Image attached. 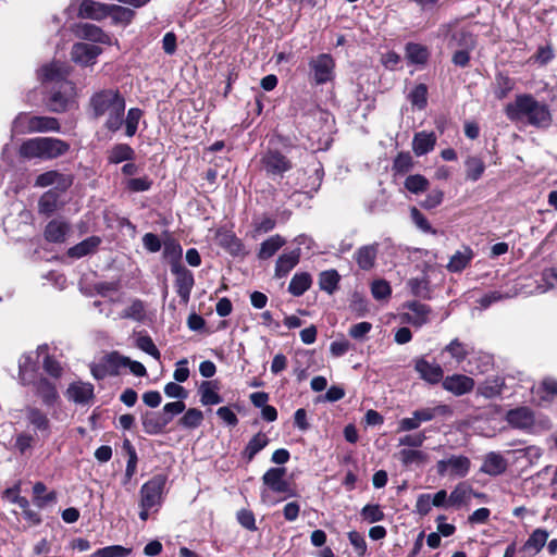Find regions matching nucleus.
<instances>
[{
    "label": "nucleus",
    "instance_id": "1",
    "mask_svg": "<svg viewBox=\"0 0 557 557\" xmlns=\"http://www.w3.org/2000/svg\"><path fill=\"white\" fill-rule=\"evenodd\" d=\"M125 108V98L116 88L101 89L89 99L92 117H104L103 126L112 133L123 126Z\"/></svg>",
    "mask_w": 557,
    "mask_h": 557
},
{
    "label": "nucleus",
    "instance_id": "2",
    "mask_svg": "<svg viewBox=\"0 0 557 557\" xmlns=\"http://www.w3.org/2000/svg\"><path fill=\"white\" fill-rule=\"evenodd\" d=\"M505 113L511 122H525L536 128H547L553 121L548 106L529 94L516 96L515 100L506 106Z\"/></svg>",
    "mask_w": 557,
    "mask_h": 557
},
{
    "label": "nucleus",
    "instance_id": "3",
    "mask_svg": "<svg viewBox=\"0 0 557 557\" xmlns=\"http://www.w3.org/2000/svg\"><path fill=\"white\" fill-rule=\"evenodd\" d=\"M60 124L55 117L32 115L21 112L12 122V132L15 134L59 132Z\"/></svg>",
    "mask_w": 557,
    "mask_h": 557
},
{
    "label": "nucleus",
    "instance_id": "4",
    "mask_svg": "<svg viewBox=\"0 0 557 557\" xmlns=\"http://www.w3.org/2000/svg\"><path fill=\"white\" fill-rule=\"evenodd\" d=\"M309 81L314 85H324L335 76V61L329 53L312 57L309 62Z\"/></svg>",
    "mask_w": 557,
    "mask_h": 557
},
{
    "label": "nucleus",
    "instance_id": "5",
    "mask_svg": "<svg viewBox=\"0 0 557 557\" xmlns=\"http://www.w3.org/2000/svg\"><path fill=\"white\" fill-rule=\"evenodd\" d=\"M166 476L163 474H157L143 484L139 491V506L154 508V511H158L163 500Z\"/></svg>",
    "mask_w": 557,
    "mask_h": 557
},
{
    "label": "nucleus",
    "instance_id": "6",
    "mask_svg": "<svg viewBox=\"0 0 557 557\" xmlns=\"http://www.w3.org/2000/svg\"><path fill=\"white\" fill-rule=\"evenodd\" d=\"M440 35L447 39V46L455 50H473L475 48L474 36L463 28H453L450 24L440 27Z\"/></svg>",
    "mask_w": 557,
    "mask_h": 557
},
{
    "label": "nucleus",
    "instance_id": "7",
    "mask_svg": "<svg viewBox=\"0 0 557 557\" xmlns=\"http://www.w3.org/2000/svg\"><path fill=\"white\" fill-rule=\"evenodd\" d=\"M285 468H270L263 475V484L274 493L284 494V498L294 497L296 492L292 488L290 484L285 480Z\"/></svg>",
    "mask_w": 557,
    "mask_h": 557
},
{
    "label": "nucleus",
    "instance_id": "8",
    "mask_svg": "<svg viewBox=\"0 0 557 557\" xmlns=\"http://www.w3.org/2000/svg\"><path fill=\"white\" fill-rule=\"evenodd\" d=\"M171 271L176 276L175 288L176 293L183 304H187L190 298V293L195 284L193 273L186 269L181 262L171 264Z\"/></svg>",
    "mask_w": 557,
    "mask_h": 557
},
{
    "label": "nucleus",
    "instance_id": "9",
    "mask_svg": "<svg viewBox=\"0 0 557 557\" xmlns=\"http://www.w3.org/2000/svg\"><path fill=\"white\" fill-rule=\"evenodd\" d=\"M436 468L440 475L448 474L450 476L465 478L470 471L471 461L462 455L450 456L447 459L437 461Z\"/></svg>",
    "mask_w": 557,
    "mask_h": 557
},
{
    "label": "nucleus",
    "instance_id": "10",
    "mask_svg": "<svg viewBox=\"0 0 557 557\" xmlns=\"http://www.w3.org/2000/svg\"><path fill=\"white\" fill-rule=\"evenodd\" d=\"M261 163L269 175L283 176V174L292 169V162L278 150H268Z\"/></svg>",
    "mask_w": 557,
    "mask_h": 557
},
{
    "label": "nucleus",
    "instance_id": "11",
    "mask_svg": "<svg viewBox=\"0 0 557 557\" xmlns=\"http://www.w3.org/2000/svg\"><path fill=\"white\" fill-rule=\"evenodd\" d=\"M506 420L515 429L531 431L535 424L533 411L528 407L511 409L506 414Z\"/></svg>",
    "mask_w": 557,
    "mask_h": 557
},
{
    "label": "nucleus",
    "instance_id": "12",
    "mask_svg": "<svg viewBox=\"0 0 557 557\" xmlns=\"http://www.w3.org/2000/svg\"><path fill=\"white\" fill-rule=\"evenodd\" d=\"M73 184L71 175L62 174L58 171H48L37 176L35 181L36 187L55 186V189L65 191Z\"/></svg>",
    "mask_w": 557,
    "mask_h": 557
},
{
    "label": "nucleus",
    "instance_id": "13",
    "mask_svg": "<svg viewBox=\"0 0 557 557\" xmlns=\"http://www.w3.org/2000/svg\"><path fill=\"white\" fill-rule=\"evenodd\" d=\"M101 53V48L92 44L77 42L72 47V60L82 65L95 63L97 57Z\"/></svg>",
    "mask_w": 557,
    "mask_h": 557
},
{
    "label": "nucleus",
    "instance_id": "14",
    "mask_svg": "<svg viewBox=\"0 0 557 557\" xmlns=\"http://www.w3.org/2000/svg\"><path fill=\"white\" fill-rule=\"evenodd\" d=\"M406 308L408 311L405 313V319L408 323L420 327L430 321L432 309L429 305L410 301L406 304Z\"/></svg>",
    "mask_w": 557,
    "mask_h": 557
},
{
    "label": "nucleus",
    "instance_id": "15",
    "mask_svg": "<svg viewBox=\"0 0 557 557\" xmlns=\"http://www.w3.org/2000/svg\"><path fill=\"white\" fill-rule=\"evenodd\" d=\"M474 380L463 374H453L443 381V387L456 396L465 395L474 387Z\"/></svg>",
    "mask_w": 557,
    "mask_h": 557
},
{
    "label": "nucleus",
    "instance_id": "16",
    "mask_svg": "<svg viewBox=\"0 0 557 557\" xmlns=\"http://www.w3.org/2000/svg\"><path fill=\"white\" fill-rule=\"evenodd\" d=\"M25 418L35 431L41 433L44 437H48L51 433V426L48 416L39 408L27 406L25 408Z\"/></svg>",
    "mask_w": 557,
    "mask_h": 557
},
{
    "label": "nucleus",
    "instance_id": "17",
    "mask_svg": "<svg viewBox=\"0 0 557 557\" xmlns=\"http://www.w3.org/2000/svg\"><path fill=\"white\" fill-rule=\"evenodd\" d=\"M35 388V394L41 399L42 404L47 407L53 406L59 400V393L55 385L46 377L34 380L32 383Z\"/></svg>",
    "mask_w": 557,
    "mask_h": 557
},
{
    "label": "nucleus",
    "instance_id": "18",
    "mask_svg": "<svg viewBox=\"0 0 557 557\" xmlns=\"http://www.w3.org/2000/svg\"><path fill=\"white\" fill-rule=\"evenodd\" d=\"M69 400L77 405H86L94 398V385L85 382H74L66 389Z\"/></svg>",
    "mask_w": 557,
    "mask_h": 557
},
{
    "label": "nucleus",
    "instance_id": "19",
    "mask_svg": "<svg viewBox=\"0 0 557 557\" xmlns=\"http://www.w3.org/2000/svg\"><path fill=\"white\" fill-rule=\"evenodd\" d=\"M109 4L94 0H83L79 4L78 15L83 18L100 21L109 16Z\"/></svg>",
    "mask_w": 557,
    "mask_h": 557
},
{
    "label": "nucleus",
    "instance_id": "20",
    "mask_svg": "<svg viewBox=\"0 0 557 557\" xmlns=\"http://www.w3.org/2000/svg\"><path fill=\"white\" fill-rule=\"evenodd\" d=\"M70 149V146L64 140L53 137H41V159L50 160L55 159Z\"/></svg>",
    "mask_w": 557,
    "mask_h": 557
},
{
    "label": "nucleus",
    "instance_id": "21",
    "mask_svg": "<svg viewBox=\"0 0 557 557\" xmlns=\"http://www.w3.org/2000/svg\"><path fill=\"white\" fill-rule=\"evenodd\" d=\"M414 369L420 374L421 379L431 384L438 383L444 376L443 369L440 364L431 363L423 358L416 361Z\"/></svg>",
    "mask_w": 557,
    "mask_h": 557
},
{
    "label": "nucleus",
    "instance_id": "22",
    "mask_svg": "<svg viewBox=\"0 0 557 557\" xmlns=\"http://www.w3.org/2000/svg\"><path fill=\"white\" fill-rule=\"evenodd\" d=\"M379 244L364 245L355 252V260L361 270L369 271L375 265Z\"/></svg>",
    "mask_w": 557,
    "mask_h": 557
},
{
    "label": "nucleus",
    "instance_id": "23",
    "mask_svg": "<svg viewBox=\"0 0 557 557\" xmlns=\"http://www.w3.org/2000/svg\"><path fill=\"white\" fill-rule=\"evenodd\" d=\"M37 361L33 354H24L18 359V379L23 385H30L36 380Z\"/></svg>",
    "mask_w": 557,
    "mask_h": 557
},
{
    "label": "nucleus",
    "instance_id": "24",
    "mask_svg": "<svg viewBox=\"0 0 557 557\" xmlns=\"http://www.w3.org/2000/svg\"><path fill=\"white\" fill-rule=\"evenodd\" d=\"M300 249H294L289 252L282 253L275 263V277H285L299 262Z\"/></svg>",
    "mask_w": 557,
    "mask_h": 557
},
{
    "label": "nucleus",
    "instance_id": "25",
    "mask_svg": "<svg viewBox=\"0 0 557 557\" xmlns=\"http://www.w3.org/2000/svg\"><path fill=\"white\" fill-rule=\"evenodd\" d=\"M506 469V459L499 453L491 451L485 456L480 471L485 474L496 476L504 473Z\"/></svg>",
    "mask_w": 557,
    "mask_h": 557
},
{
    "label": "nucleus",
    "instance_id": "26",
    "mask_svg": "<svg viewBox=\"0 0 557 557\" xmlns=\"http://www.w3.org/2000/svg\"><path fill=\"white\" fill-rule=\"evenodd\" d=\"M170 422L171 417H164L158 412H147L143 416L144 431L149 435L162 433Z\"/></svg>",
    "mask_w": 557,
    "mask_h": 557
},
{
    "label": "nucleus",
    "instance_id": "27",
    "mask_svg": "<svg viewBox=\"0 0 557 557\" xmlns=\"http://www.w3.org/2000/svg\"><path fill=\"white\" fill-rule=\"evenodd\" d=\"M505 379L502 376H491L485 379L478 387V394L484 398L492 399L502 395L505 388Z\"/></svg>",
    "mask_w": 557,
    "mask_h": 557
},
{
    "label": "nucleus",
    "instance_id": "28",
    "mask_svg": "<svg viewBox=\"0 0 557 557\" xmlns=\"http://www.w3.org/2000/svg\"><path fill=\"white\" fill-rule=\"evenodd\" d=\"M436 136L434 133L419 132L412 140V150L416 156L421 157L434 149Z\"/></svg>",
    "mask_w": 557,
    "mask_h": 557
},
{
    "label": "nucleus",
    "instance_id": "29",
    "mask_svg": "<svg viewBox=\"0 0 557 557\" xmlns=\"http://www.w3.org/2000/svg\"><path fill=\"white\" fill-rule=\"evenodd\" d=\"M69 231L70 226L66 222L52 220L46 226L45 237L51 243H62L65 240Z\"/></svg>",
    "mask_w": 557,
    "mask_h": 557
},
{
    "label": "nucleus",
    "instance_id": "30",
    "mask_svg": "<svg viewBox=\"0 0 557 557\" xmlns=\"http://www.w3.org/2000/svg\"><path fill=\"white\" fill-rule=\"evenodd\" d=\"M286 240L281 235L276 234L261 243L258 251V258L260 260H267L273 257L284 245Z\"/></svg>",
    "mask_w": 557,
    "mask_h": 557
},
{
    "label": "nucleus",
    "instance_id": "31",
    "mask_svg": "<svg viewBox=\"0 0 557 557\" xmlns=\"http://www.w3.org/2000/svg\"><path fill=\"white\" fill-rule=\"evenodd\" d=\"M69 74L67 66L61 62H52L50 64L44 65L39 75L44 81H62Z\"/></svg>",
    "mask_w": 557,
    "mask_h": 557
},
{
    "label": "nucleus",
    "instance_id": "32",
    "mask_svg": "<svg viewBox=\"0 0 557 557\" xmlns=\"http://www.w3.org/2000/svg\"><path fill=\"white\" fill-rule=\"evenodd\" d=\"M101 240L97 236H90L77 245L71 247L67 251V255L72 258H82L85 257L91 252H94L98 246L100 245Z\"/></svg>",
    "mask_w": 557,
    "mask_h": 557
},
{
    "label": "nucleus",
    "instance_id": "33",
    "mask_svg": "<svg viewBox=\"0 0 557 557\" xmlns=\"http://www.w3.org/2000/svg\"><path fill=\"white\" fill-rule=\"evenodd\" d=\"M135 158L134 149L127 144L114 145L108 154V161L112 164H119L124 161H132Z\"/></svg>",
    "mask_w": 557,
    "mask_h": 557
},
{
    "label": "nucleus",
    "instance_id": "34",
    "mask_svg": "<svg viewBox=\"0 0 557 557\" xmlns=\"http://www.w3.org/2000/svg\"><path fill=\"white\" fill-rule=\"evenodd\" d=\"M465 168H466V180L471 182L479 181L484 171H485V163L484 161L475 156H469L465 161Z\"/></svg>",
    "mask_w": 557,
    "mask_h": 557
},
{
    "label": "nucleus",
    "instance_id": "35",
    "mask_svg": "<svg viewBox=\"0 0 557 557\" xmlns=\"http://www.w3.org/2000/svg\"><path fill=\"white\" fill-rule=\"evenodd\" d=\"M269 443V438L264 433L259 432L247 444L242 453L243 458L250 462L255 456L261 451Z\"/></svg>",
    "mask_w": 557,
    "mask_h": 557
},
{
    "label": "nucleus",
    "instance_id": "36",
    "mask_svg": "<svg viewBox=\"0 0 557 557\" xmlns=\"http://www.w3.org/2000/svg\"><path fill=\"white\" fill-rule=\"evenodd\" d=\"M312 280L309 273H296L289 282L288 292L293 296L298 297L305 294L310 288Z\"/></svg>",
    "mask_w": 557,
    "mask_h": 557
},
{
    "label": "nucleus",
    "instance_id": "37",
    "mask_svg": "<svg viewBox=\"0 0 557 557\" xmlns=\"http://www.w3.org/2000/svg\"><path fill=\"white\" fill-rule=\"evenodd\" d=\"M472 258H473L472 250L469 247H465L463 250L456 251L451 256V258L447 264V269L450 272H456V273L461 272L469 264V262L472 260Z\"/></svg>",
    "mask_w": 557,
    "mask_h": 557
},
{
    "label": "nucleus",
    "instance_id": "38",
    "mask_svg": "<svg viewBox=\"0 0 557 557\" xmlns=\"http://www.w3.org/2000/svg\"><path fill=\"white\" fill-rule=\"evenodd\" d=\"M78 36L94 42L106 44L108 41V35L100 27L88 23L78 27Z\"/></svg>",
    "mask_w": 557,
    "mask_h": 557
},
{
    "label": "nucleus",
    "instance_id": "39",
    "mask_svg": "<svg viewBox=\"0 0 557 557\" xmlns=\"http://www.w3.org/2000/svg\"><path fill=\"white\" fill-rule=\"evenodd\" d=\"M18 153L24 159H41V137L25 140L18 149Z\"/></svg>",
    "mask_w": 557,
    "mask_h": 557
},
{
    "label": "nucleus",
    "instance_id": "40",
    "mask_svg": "<svg viewBox=\"0 0 557 557\" xmlns=\"http://www.w3.org/2000/svg\"><path fill=\"white\" fill-rule=\"evenodd\" d=\"M429 50L420 44L409 42L406 45V57L414 64H424L429 59Z\"/></svg>",
    "mask_w": 557,
    "mask_h": 557
},
{
    "label": "nucleus",
    "instance_id": "41",
    "mask_svg": "<svg viewBox=\"0 0 557 557\" xmlns=\"http://www.w3.org/2000/svg\"><path fill=\"white\" fill-rule=\"evenodd\" d=\"M398 459L405 467L420 466L428 460V455L422 450L405 448L398 453Z\"/></svg>",
    "mask_w": 557,
    "mask_h": 557
},
{
    "label": "nucleus",
    "instance_id": "42",
    "mask_svg": "<svg viewBox=\"0 0 557 557\" xmlns=\"http://www.w3.org/2000/svg\"><path fill=\"white\" fill-rule=\"evenodd\" d=\"M548 535V532L544 529L534 530L524 543L523 548L525 550H533L535 554L540 553L546 544Z\"/></svg>",
    "mask_w": 557,
    "mask_h": 557
},
{
    "label": "nucleus",
    "instance_id": "43",
    "mask_svg": "<svg viewBox=\"0 0 557 557\" xmlns=\"http://www.w3.org/2000/svg\"><path fill=\"white\" fill-rule=\"evenodd\" d=\"M47 492V487L42 482H36L33 486L34 503L36 506L42 508L50 503L55 502L57 494L54 492Z\"/></svg>",
    "mask_w": 557,
    "mask_h": 557
},
{
    "label": "nucleus",
    "instance_id": "44",
    "mask_svg": "<svg viewBox=\"0 0 557 557\" xmlns=\"http://www.w3.org/2000/svg\"><path fill=\"white\" fill-rule=\"evenodd\" d=\"M469 369L467 370L471 374H483L488 372L493 367V358L490 355H481L476 358L469 360Z\"/></svg>",
    "mask_w": 557,
    "mask_h": 557
},
{
    "label": "nucleus",
    "instance_id": "45",
    "mask_svg": "<svg viewBox=\"0 0 557 557\" xmlns=\"http://www.w3.org/2000/svg\"><path fill=\"white\" fill-rule=\"evenodd\" d=\"M58 205L59 194L55 190H48L38 201L39 212L50 215L58 209Z\"/></svg>",
    "mask_w": 557,
    "mask_h": 557
},
{
    "label": "nucleus",
    "instance_id": "46",
    "mask_svg": "<svg viewBox=\"0 0 557 557\" xmlns=\"http://www.w3.org/2000/svg\"><path fill=\"white\" fill-rule=\"evenodd\" d=\"M141 117L143 111L139 108H131L126 116L124 115L123 124H125V135L127 137H133L136 134Z\"/></svg>",
    "mask_w": 557,
    "mask_h": 557
},
{
    "label": "nucleus",
    "instance_id": "47",
    "mask_svg": "<svg viewBox=\"0 0 557 557\" xmlns=\"http://www.w3.org/2000/svg\"><path fill=\"white\" fill-rule=\"evenodd\" d=\"M200 401L202 405H218L222 403V397L218 394L212 386V382L205 381L199 387Z\"/></svg>",
    "mask_w": 557,
    "mask_h": 557
},
{
    "label": "nucleus",
    "instance_id": "48",
    "mask_svg": "<svg viewBox=\"0 0 557 557\" xmlns=\"http://www.w3.org/2000/svg\"><path fill=\"white\" fill-rule=\"evenodd\" d=\"M72 102V97L65 92H62L60 90L52 92L48 106L50 111L52 112H64L67 110Z\"/></svg>",
    "mask_w": 557,
    "mask_h": 557
},
{
    "label": "nucleus",
    "instance_id": "49",
    "mask_svg": "<svg viewBox=\"0 0 557 557\" xmlns=\"http://www.w3.org/2000/svg\"><path fill=\"white\" fill-rule=\"evenodd\" d=\"M444 351L448 352L458 363L462 362L469 355L470 350L467 344L454 338L445 346Z\"/></svg>",
    "mask_w": 557,
    "mask_h": 557
},
{
    "label": "nucleus",
    "instance_id": "50",
    "mask_svg": "<svg viewBox=\"0 0 557 557\" xmlns=\"http://www.w3.org/2000/svg\"><path fill=\"white\" fill-rule=\"evenodd\" d=\"M339 282V274L336 270H327L320 273V288L329 294L334 293Z\"/></svg>",
    "mask_w": 557,
    "mask_h": 557
},
{
    "label": "nucleus",
    "instance_id": "51",
    "mask_svg": "<svg viewBox=\"0 0 557 557\" xmlns=\"http://www.w3.org/2000/svg\"><path fill=\"white\" fill-rule=\"evenodd\" d=\"M123 446L128 454V460H127L126 470H125V478L123 480V484L126 485L136 472L137 454H136L134 446L131 444V442L128 440L124 441Z\"/></svg>",
    "mask_w": 557,
    "mask_h": 557
},
{
    "label": "nucleus",
    "instance_id": "52",
    "mask_svg": "<svg viewBox=\"0 0 557 557\" xmlns=\"http://www.w3.org/2000/svg\"><path fill=\"white\" fill-rule=\"evenodd\" d=\"M145 305L141 300L135 299L131 305L121 312L122 319H131L134 321H143L145 318Z\"/></svg>",
    "mask_w": 557,
    "mask_h": 557
},
{
    "label": "nucleus",
    "instance_id": "53",
    "mask_svg": "<svg viewBox=\"0 0 557 557\" xmlns=\"http://www.w3.org/2000/svg\"><path fill=\"white\" fill-rule=\"evenodd\" d=\"M405 187L412 194H420L429 188V181L421 174L409 175L405 183Z\"/></svg>",
    "mask_w": 557,
    "mask_h": 557
},
{
    "label": "nucleus",
    "instance_id": "54",
    "mask_svg": "<svg viewBox=\"0 0 557 557\" xmlns=\"http://www.w3.org/2000/svg\"><path fill=\"white\" fill-rule=\"evenodd\" d=\"M203 421V414L199 409L190 408L180 419L178 423L181 426L186 429H196Z\"/></svg>",
    "mask_w": 557,
    "mask_h": 557
},
{
    "label": "nucleus",
    "instance_id": "55",
    "mask_svg": "<svg viewBox=\"0 0 557 557\" xmlns=\"http://www.w3.org/2000/svg\"><path fill=\"white\" fill-rule=\"evenodd\" d=\"M449 411V407L446 405H440L433 408H422L414 410L421 423L432 421L437 416H444Z\"/></svg>",
    "mask_w": 557,
    "mask_h": 557
},
{
    "label": "nucleus",
    "instance_id": "56",
    "mask_svg": "<svg viewBox=\"0 0 557 557\" xmlns=\"http://www.w3.org/2000/svg\"><path fill=\"white\" fill-rule=\"evenodd\" d=\"M428 88L424 84L417 85L409 94L408 99L413 107L422 110L428 103Z\"/></svg>",
    "mask_w": 557,
    "mask_h": 557
},
{
    "label": "nucleus",
    "instance_id": "57",
    "mask_svg": "<svg viewBox=\"0 0 557 557\" xmlns=\"http://www.w3.org/2000/svg\"><path fill=\"white\" fill-rule=\"evenodd\" d=\"M131 552V548H126L121 545H111L97 549L90 555V557H126Z\"/></svg>",
    "mask_w": 557,
    "mask_h": 557
},
{
    "label": "nucleus",
    "instance_id": "58",
    "mask_svg": "<svg viewBox=\"0 0 557 557\" xmlns=\"http://www.w3.org/2000/svg\"><path fill=\"white\" fill-rule=\"evenodd\" d=\"M495 82H496L495 96L498 99H504L505 97H507V95L515 87V82L510 77L503 75V74H498L496 76Z\"/></svg>",
    "mask_w": 557,
    "mask_h": 557
},
{
    "label": "nucleus",
    "instance_id": "59",
    "mask_svg": "<svg viewBox=\"0 0 557 557\" xmlns=\"http://www.w3.org/2000/svg\"><path fill=\"white\" fill-rule=\"evenodd\" d=\"M109 16L116 23H129L134 16V11L121 5L109 4Z\"/></svg>",
    "mask_w": 557,
    "mask_h": 557
},
{
    "label": "nucleus",
    "instance_id": "60",
    "mask_svg": "<svg viewBox=\"0 0 557 557\" xmlns=\"http://www.w3.org/2000/svg\"><path fill=\"white\" fill-rule=\"evenodd\" d=\"M136 346L145 351L146 354L150 355L156 360H160L161 354L157 346L154 345L152 338L149 335H140L136 339Z\"/></svg>",
    "mask_w": 557,
    "mask_h": 557
},
{
    "label": "nucleus",
    "instance_id": "61",
    "mask_svg": "<svg viewBox=\"0 0 557 557\" xmlns=\"http://www.w3.org/2000/svg\"><path fill=\"white\" fill-rule=\"evenodd\" d=\"M413 166V160L409 152H399L393 163V170L396 173L405 174Z\"/></svg>",
    "mask_w": 557,
    "mask_h": 557
},
{
    "label": "nucleus",
    "instance_id": "62",
    "mask_svg": "<svg viewBox=\"0 0 557 557\" xmlns=\"http://www.w3.org/2000/svg\"><path fill=\"white\" fill-rule=\"evenodd\" d=\"M515 294L503 293L500 290H492L485 295H483L478 302L480 304L482 309L488 308L492 304L500 301L503 299H508L513 297Z\"/></svg>",
    "mask_w": 557,
    "mask_h": 557
},
{
    "label": "nucleus",
    "instance_id": "63",
    "mask_svg": "<svg viewBox=\"0 0 557 557\" xmlns=\"http://www.w3.org/2000/svg\"><path fill=\"white\" fill-rule=\"evenodd\" d=\"M361 517L369 523L379 522L384 519V512L379 505H366L361 510Z\"/></svg>",
    "mask_w": 557,
    "mask_h": 557
},
{
    "label": "nucleus",
    "instance_id": "64",
    "mask_svg": "<svg viewBox=\"0 0 557 557\" xmlns=\"http://www.w3.org/2000/svg\"><path fill=\"white\" fill-rule=\"evenodd\" d=\"M469 488L463 484L457 485L454 491L448 496V505L449 506H460L462 505L469 497Z\"/></svg>",
    "mask_w": 557,
    "mask_h": 557
}]
</instances>
